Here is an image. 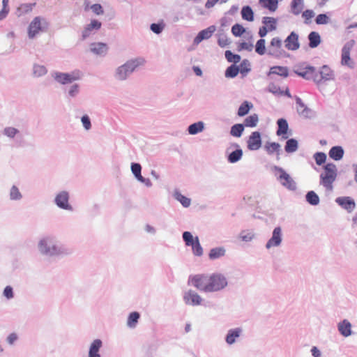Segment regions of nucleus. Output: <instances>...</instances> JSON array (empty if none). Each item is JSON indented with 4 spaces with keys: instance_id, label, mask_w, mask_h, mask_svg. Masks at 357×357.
Masks as SVG:
<instances>
[{
    "instance_id": "nucleus-39",
    "label": "nucleus",
    "mask_w": 357,
    "mask_h": 357,
    "mask_svg": "<svg viewBox=\"0 0 357 357\" xmlns=\"http://www.w3.org/2000/svg\"><path fill=\"white\" fill-rule=\"evenodd\" d=\"M252 107V105L251 103H249L248 102L245 101L239 107L238 110V115L239 116H243L246 115L249 112V111Z\"/></svg>"
},
{
    "instance_id": "nucleus-42",
    "label": "nucleus",
    "mask_w": 357,
    "mask_h": 357,
    "mask_svg": "<svg viewBox=\"0 0 357 357\" xmlns=\"http://www.w3.org/2000/svg\"><path fill=\"white\" fill-rule=\"evenodd\" d=\"M258 116L255 114L249 116L245 119L244 125L246 127H255L258 122Z\"/></svg>"
},
{
    "instance_id": "nucleus-57",
    "label": "nucleus",
    "mask_w": 357,
    "mask_h": 357,
    "mask_svg": "<svg viewBox=\"0 0 357 357\" xmlns=\"http://www.w3.org/2000/svg\"><path fill=\"white\" fill-rule=\"evenodd\" d=\"M164 29V24L162 23L160 24H152L151 25V29L153 32H154L155 33H160L162 32V31Z\"/></svg>"
},
{
    "instance_id": "nucleus-56",
    "label": "nucleus",
    "mask_w": 357,
    "mask_h": 357,
    "mask_svg": "<svg viewBox=\"0 0 357 357\" xmlns=\"http://www.w3.org/2000/svg\"><path fill=\"white\" fill-rule=\"evenodd\" d=\"M238 68H239V71L241 73H245L249 72L250 70L249 61L247 60H243L241 62V63Z\"/></svg>"
},
{
    "instance_id": "nucleus-41",
    "label": "nucleus",
    "mask_w": 357,
    "mask_h": 357,
    "mask_svg": "<svg viewBox=\"0 0 357 357\" xmlns=\"http://www.w3.org/2000/svg\"><path fill=\"white\" fill-rule=\"evenodd\" d=\"M280 144L276 142L267 143L265 145V149L268 154L278 153L280 151Z\"/></svg>"
},
{
    "instance_id": "nucleus-34",
    "label": "nucleus",
    "mask_w": 357,
    "mask_h": 357,
    "mask_svg": "<svg viewBox=\"0 0 357 357\" xmlns=\"http://www.w3.org/2000/svg\"><path fill=\"white\" fill-rule=\"evenodd\" d=\"M297 111L299 114L304 116H308L310 114V110L304 105L300 98L296 100Z\"/></svg>"
},
{
    "instance_id": "nucleus-35",
    "label": "nucleus",
    "mask_w": 357,
    "mask_h": 357,
    "mask_svg": "<svg viewBox=\"0 0 357 357\" xmlns=\"http://www.w3.org/2000/svg\"><path fill=\"white\" fill-rule=\"evenodd\" d=\"M240 333L241 330L239 328L229 331L226 337L227 342L229 344H233L235 339L239 337Z\"/></svg>"
},
{
    "instance_id": "nucleus-52",
    "label": "nucleus",
    "mask_w": 357,
    "mask_h": 357,
    "mask_svg": "<svg viewBox=\"0 0 357 357\" xmlns=\"http://www.w3.org/2000/svg\"><path fill=\"white\" fill-rule=\"evenodd\" d=\"M315 22L317 24H326L329 22V17L326 14H319L317 16Z\"/></svg>"
},
{
    "instance_id": "nucleus-14",
    "label": "nucleus",
    "mask_w": 357,
    "mask_h": 357,
    "mask_svg": "<svg viewBox=\"0 0 357 357\" xmlns=\"http://www.w3.org/2000/svg\"><path fill=\"white\" fill-rule=\"evenodd\" d=\"M282 242V230L280 227H275L273 231L272 237L268 240L266 248L269 249L272 247H276L280 245Z\"/></svg>"
},
{
    "instance_id": "nucleus-31",
    "label": "nucleus",
    "mask_w": 357,
    "mask_h": 357,
    "mask_svg": "<svg viewBox=\"0 0 357 357\" xmlns=\"http://www.w3.org/2000/svg\"><path fill=\"white\" fill-rule=\"evenodd\" d=\"M278 129L277 130V135L280 136L287 135L288 130V123L284 119H280L278 121Z\"/></svg>"
},
{
    "instance_id": "nucleus-7",
    "label": "nucleus",
    "mask_w": 357,
    "mask_h": 357,
    "mask_svg": "<svg viewBox=\"0 0 357 357\" xmlns=\"http://www.w3.org/2000/svg\"><path fill=\"white\" fill-rule=\"evenodd\" d=\"M294 72L306 79L313 80L314 79V68L306 63H301L296 65L294 68Z\"/></svg>"
},
{
    "instance_id": "nucleus-26",
    "label": "nucleus",
    "mask_w": 357,
    "mask_h": 357,
    "mask_svg": "<svg viewBox=\"0 0 357 357\" xmlns=\"http://www.w3.org/2000/svg\"><path fill=\"white\" fill-rule=\"evenodd\" d=\"M329 156L335 160H340L344 155V150L341 146H333L329 151Z\"/></svg>"
},
{
    "instance_id": "nucleus-38",
    "label": "nucleus",
    "mask_w": 357,
    "mask_h": 357,
    "mask_svg": "<svg viewBox=\"0 0 357 357\" xmlns=\"http://www.w3.org/2000/svg\"><path fill=\"white\" fill-rule=\"evenodd\" d=\"M298 149V142L294 139H290L287 140L284 149L287 153H292L297 150Z\"/></svg>"
},
{
    "instance_id": "nucleus-21",
    "label": "nucleus",
    "mask_w": 357,
    "mask_h": 357,
    "mask_svg": "<svg viewBox=\"0 0 357 357\" xmlns=\"http://www.w3.org/2000/svg\"><path fill=\"white\" fill-rule=\"evenodd\" d=\"M102 23L97 20H92L82 31V38L85 39L91 35L92 30H99L101 28Z\"/></svg>"
},
{
    "instance_id": "nucleus-13",
    "label": "nucleus",
    "mask_w": 357,
    "mask_h": 357,
    "mask_svg": "<svg viewBox=\"0 0 357 357\" xmlns=\"http://www.w3.org/2000/svg\"><path fill=\"white\" fill-rule=\"evenodd\" d=\"M261 146V135L259 132H252L248 140V148L251 151L258 150Z\"/></svg>"
},
{
    "instance_id": "nucleus-40",
    "label": "nucleus",
    "mask_w": 357,
    "mask_h": 357,
    "mask_svg": "<svg viewBox=\"0 0 357 357\" xmlns=\"http://www.w3.org/2000/svg\"><path fill=\"white\" fill-rule=\"evenodd\" d=\"M243 155V151L241 149H236V151L231 152L228 157V160L234 163L238 161Z\"/></svg>"
},
{
    "instance_id": "nucleus-58",
    "label": "nucleus",
    "mask_w": 357,
    "mask_h": 357,
    "mask_svg": "<svg viewBox=\"0 0 357 357\" xmlns=\"http://www.w3.org/2000/svg\"><path fill=\"white\" fill-rule=\"evenodd\" d=\"M218 43L221 47H225L229 44L228 38L224 35L219 36Z\"/></svg>"
},
{
    "instance_id": "nucleus-49",
    "label": "nucleus",
    "mask_w": 357,
    "mask_h": 357,
    "mask_svg": "<svg viewBox=\"0 0 357 357\" xmlns=\"http://www.w3.org/2000/svg\"><path fill=\"white\" fill-rule=\"evenodd\" d=\"M245 29H244V27L239 24H234L231 28V33L235 36H241L243 33H245Z\"/></svg>"
},
{
    "instance_id": "nucleus-44",
    "label": "nucleus",
    "mask_w": 357,
    "mask_h": 357,
    "mask_svg": "<svg viewBox=\"0 0 357 357\" xmlns=\"http://www.w3.org/2000/svg\"><path fill=\"white\" fill-rule=\"evenodd\" d=\"M306 199L312 205H317L319 202V198L314 191L307 192Z\"/></svg>"
},
{
    "instance_id": "nucleus-37",
    "label": "nucleus",
    "mask_w": 357,
    "mask_h": 357,
    "mask_svg": "<svg viewBox=\"0 0 357 357\" xmlns=\"http://www.w3.org/2000/svg\"><path fill=\"white\" fill-rule=\"evenodd\" d=\"M225 254V250L222 248H216L211 250L209 253V258L211 259H218L220 257L224 256Z\"/></svg>"
},
{
    "instance_id": "nucleus-59",
    "label": "nucleus",
    "mask_w": 357,
    "mask_h": 357,
    "mask_svg": "<svg viewBox=\"0 0 357 357\" xmlns=\"http://www.w3.org/2000/svg\"><path fill=\"white\" fill-rule=\"evenodd\" d=\"M17 132V130L15 128L8 127L5 128L4 134L9 137H13Z\"/></svg>"
},
{
    "instance_id": "nucleus-60",
    "label": "nucleus",
    "mask_w": 357,
    "mask_h": 357,
    "mask_svg": "<svg viewBox=\"0 0 357 357\" xmlns=\"http://www.w3.org/2000/svg\"><path fill=\"white\" fill-rule=\"evenodd\" d=\"M82 122L83 123L84 127L86 130H89L91 128V124L90 119L88 116L84 115L82 117Z\"/></svg>"
},
{
    "instance_id": "nucleus-28",
    "label": "nucleus",
    "mask_w": 357,
    "mask_h": 357,
    "mask_svg": "<svg viewBox=\"0 0 357 357\" xmlns=\"http://www.w3.org/2000/svg\"><path fill=\"white\" fill-rule=\"evenodd\" d=\"M259 3L262 7L267 8L271 12L275 11L278 6V0H259Z\"/></svg>"
},
{
    "instance_id": "nucleus-43",
    "label": "nucleus",
    "mask_w": 357,
    "mask_h": 357,
    "mask_svg": "<svg viewBox=\"0 0 357 357\" xmlns=\"http://www.w3.org/2000/svg\"><path fill=\"white\" fill-rule=\"evenodd\" d=\"M244 130V126L243 124H235L231 128V135L234 137H239L241 136Z\"/></svg>"
},
{
    "instance_id": "nucleus-64",
    "label": "nucleus",
    "mask_w": 357,
    "mask_h": 357,
    "mask_svg": "<svg viewBox=\"0 0 357 357\" xmlns=\"http://www.w3.org/2000/svg\"><path fill=\"white\" fill-rule=\"evenodd\" d=\"M239 47L240 49L251 51L253 45L250 43L244 42L241 43Z\"/></svg>"
},
{
    "instance_id": "nucleus-6",
    "label": "nucleus",
    "mask_w": 357,
    "mask_h": 357,
    "mask_svg": "<svg viewBox=\"0 0 357 357\" xmlns=\"http://www.w3.org/2000/svg\"><path fill=\"white\" fill-rule=\"evenodd\" d=\"M334 79L333 71L327 66H322L319 71L314 68L313 81L317 84L333 80Z\"/></svg>"
},
{
    "instance_id": "nucleus-15",
    "label": "nucleus",
    "mask_w": 357,
    "mask_h": 357,
    "mask_svg": "<svg viewBox=\"0 0 357 357\" xmlns=\"http://www.w3.org/2000/svg\"><path fill=\"white\" fill-rule=\"evenodd\" d=\"M144 62L145 61L142 58L130 60L124 65L119 67V74H121L123 70H127L128 73L130 74L137 67L143 65Z\"/></svg>"
},
{
    "instance_id": "nucleus-53",
    "label": "nucleus",
    "mask_w": 357,
    "mask_h": 357,
    "mask_svg": "<svg viewBox=\"0 0 357 357\" xmlns=\"http://www.w3.org/2000/svg\"><path fill=\"white\" fill-rule=\"evenodd\" d=\"M314 159H315L316 163L318 165H321L325 162V161L326 160V155L324 153H321V152L317 153L314 155Z\"/></svg>"
},
{
    "instance_id": "nucleus-3",
    "label": "nucleus",
    "mask_w": 357,
    "mask_h": 357,
    "mask_svg": "<svg viewBox=\"0 0 357 357\" xmlns=\"http://www.w3.org/2000/svg\"><path fill=\"white\" fill-rule=\"evenodd\" d=\"M188 284L192 285L199 291L208 292V277L206 274H197L191 275L188 280Z\"/></svg>"
},
{
    "instance_id": "nucleus-62",
    "label": "nucleus",
    "mask_w": 357,
    "mask_h": 357,
    "mask_svg": "<svg viewBox=\"0 0 357 357\" xmlns=\"http://www.w3.org/2000/svg\"><path fill=\"white\" fill-rule=\"evenodd\" d=\"M314 13L312 10H306L302 14L303 17L305 18L306 20L312 19L314 17Z\"/></svg>"
},
{
    "instance_id": "nucleus-27",
    "label": "nucleus",
    "mask_w": 357,
    "mask_h": 357,
    "mask_svg": "<svg viewBox=\"0 0 357 357\" xmlns=\"http://www.w3.org/2000/svg\"><path fill=\"white\" fill-rule=\"evenodd\" d=\"M262 23L270 31H275L277 28V20L274 17H264Z\"/></svg>"
},
{
    "instance_id": "nucleus-22",
    "label": "nucleus",
    "mask_w": 357,
    "mask_h": 357,
    "mask_svg": "<svg viewBox=\"0 0 357 357\" xmlns=\"http://www.w3.org/2000/svg\"><path fill=\"white\" fill-rule=\"evenodd\" d=\"M102 347V341L99 339L95 340L91 344L89 357H100L98 351Z\"/></svg>"
},
{
    "instance_id": "nucleus-8",
    "label": "nucleus",
    "mask_w": 357,
    "mask_h": 357,
    "mask_svg": "<svg viewBox=\"0 0 357 357\" xmlns=\"http://www.w3.org/2000/svg\"><path fill=\"white\" fill-rule=\"evenodd\" d=\"M268 54L280 56L282 54V41L278 37L273 38L268 47Z\"/></svg>"
},
{
    "instance_id": "nucleus-1",
    "label": "nucleus",
    "mask_w": 357,
    "mask_h": 357,
    "mask_svg": "<svg viewBox=\"0 0 357 357\" xmlns=\"http://www.w3.org/2000/svg\"><path fill=\"white\" fill-rule=\"evenodd\" d=\"M337 177V168L335 165L328 163L324 167V172L320 175L321 184L327 190H332L333 183Z\"/></svg>"
},
{
    "instance_id": "nucleus-11",
    "label": "nucleus",
    "mask_w": 357,
    "mask_h": 357,
    "mask_svg": "<svg viewBox=\"0 0 357 357\" xmlns=\"http://www.w3.org/2000/svg\"><path fill=\"white\" fill-rule=\"evenodd\" d=\"M280 172L279 181L280 183L289 190L296 189V183L292 178L282 168H278Z\"/></svg>"
},
{
    "instance_id": "nucleus-16",
    "label": "nucleus",
    "mask_w": 357,
    "mask_h": 357,
    "mask_svg": "<svg viewBox=\"0 0 357 357\" xmlns=\"http://www.w3.org/2000/svg\"><path fill=\"white\" fill-rule=\"evenodd\" d=\"M69 195L67 192L63 191L57 195L55 198L56 205L63 209L70 210L71 206L68 203Z\"/></svg>"
},
{
    "instance_id": "nucleus-45",
    "label": "nucleus",
    "mask_w": 357,
    "mask_h": 357,
    "mask_svg": "<svg viewBox=\"0 0 357 357\" xmlns=\"http://www.w3.org/2000/svg\"><path fill=\"white\" fill-rule=\"evenodd\" d=\"M266 41L264 39H259L255 46V51L259 55H264L266 52Z\"/></svg>"
},
{
    "instance_id": "nucleus-46",
    "label": "nucleus",
    "mask_w": 357,
    "mask_h": 357,
    "mask_svg": "<svg viewBox=\"0 0 357 357\" xmlns=\"http://www.w3.org/2000/svg\"><path fill=\"white\" fill-rule=\"evenodd\" d=\"M139 318V314L137 312H134L130 314L127 324L130 327H135Z\"/></svg>"
},
{
    "instance_id": "nucleus-10",
    "label": "nucleus",
    "mask_w": 357,
    "mask_h": 357,
    "mask_svg": "<svg viewBox=\"0 0 357 357\" xmlns=\"http://www.w3.org/2000/svg\"><path fill=\"white\" fill-rule=\"evenodd\" d=\"M80 78L79 72H73L71 74L56 73L54 75V79L62 84L71 83L73 81L77 80Z\"/></svg>"
},
{
    "instance_id": "nucleus-50",
    "label": "nucleus",
    "mask_w": 357,
    "mask_h": 357,
    "mask_svg": "<svg viewBox=\"0 0 357 357\" xmlns=\"http://www.w3.org/2000/svg\"><path fill=\"white\" fill-rule=\"evenodd\" d=\"M47 70L45 66L40 65H36L33 67V74L36 77H40L45 75Z\"/></svg>"
},
{
    "instance_id": "nucleus-29",
    "label": "nucleus",
    "mask_w": 357,
    "mask_h": 357,
    "mask_svg": "<svg viewBox=\"0 0 357 357\" xmlns=\"http://www.w3.org/2000/svg\"><path fill=\"white\" fill-rule=\"evenodd\" d=\"M309 46L311 48L317 47L321 43V38L319 34L317 32L312 31L309 36Z\"/></svg>"
},
{
    "instance_id": "nucleus-63",
    "label": "nucleus",
    "mask_w": 357,
    "mask_h": 357,
    "mask_svg": "<svg viewBox=\"0 0 357 357\" xmlns=\"http://www.w3.org/2000/svg\"><path fill=\"white\" fill-rule=\"evenodd\" d=\"M119 68L117 70L116 72V77L120 80H123L126 78V77L129 75L128 72L127 70H123L121 74H119Z\"/></svg>"
},
{
    "instance_id": "nucleus-19",
    "label": "nucleus",
    "mask_w": 357,
    "mask_h": 357,
    "mask_svg": "<svg viewBox=\"0 0 357 357\" xmlns=\"http://www.w3.org/2000/svg\"><path fill=\"white\" fill-rule=\"evenodd\" d=\"M354 40H351L347 42L342 50V63L349 65L350 61V52L354 45Z\"/></svg>"
},
{
    "instance_id": "nucleus-61",
    "label": "nucleus",
    "mask_w": 357,
    "mask_h": 357,
    "mask_svg": "<svg viewBox=\"0 0 357 357\" xmlns=\"http://www.w3.org/2000/svg\"><path fill=\"white\" fill-rule=\"evenodd\" d=\"M3 295L8 299L13 297V288L10 286H6L3 290Z\"/></svg>"
},
{
    "instance_id": "nucleus-48",
    "label": "nucleus",
    "mask_w": 357,
    "mask_h": 357,
    "mask_svg": "<svg viewBox=\"0 0 357 357\" xmlns=\"http://www.w3.org/2000/svg\"><path fill=\"white\" fill-rule=\"evenodd\" d=\"M238 72L239 68L232 65L226 70L225 76L227 77H234L238 75Z\"/></svg>"
},
{
    "instance_id": "nucleus-25",
    "label": "nucleus",
    "mask_w": 357,
    "mask_h": 357,
    "mask_svg": "<svg viewBox=\"0 0 357 357\" xmlns=\"http://www.w3.org/2000/svg\"><path fill=\"white\" fill-rule=\"evenodd\" d=\"M91 50L96 54H102L107 51V46L103 43H93L91 45Z\"/></svg>"
},
{
    "instance_id": "nucleus-5",
    "label": "nucleus",
    "mask_w": 357,
    "mask_h": 357,
    "mask_svg": "<svg viewBox=\"0 0 357 357\" xmlns=\"http://www.w3.org/2000/svg\"><path fill=\"white\" fill-rule=\"evenodd\" d=\"M183 238L188 246H191L194 255L201 256L203 254V249L199 243L198 237L194 238L189 231L183 234Z\"/></svg>"
},
{
    "instance_id": "nucleus-47",
    "label": "nucleus",
    "mask_w": 357,
    "mask_h": 357,
    "mask_svg": "<svg viewBox=\"0 0 357 357\" xmlns=\"http://www.w3.org/2000/svg\"><path fill=\"white\" fill-rule=\"evenodd\" d=\"M225 57L228 61L234 63H237L241 61V56L238 54H234L229 50L225 52Z\"/></svg>"
},
{
    "instance_id": "nucleus-55",
    "label": "nucleus",
    "mask_w": 357,
    "mask_h": 357,
    "mask_svg": "<svg viewBox=\"0 0 357 357\" xmlns=\"http://www.w3.org/2000/svg\"><path fill=\"white\" fill-rule=\"evenodd\" d=\"M10 195V198L14 200L20 199L22 197V195L19 191V189L15 185H13L11 188Z\"/></svg>"
},
{
    "instance_id": "nucleus-12",
    "label": "nucleus",
    "mask_w": 357,
    "mask_h": 357,
    "mask_svg": "<svg viewBox=\"0 0 357 357\" xmlns=\"http://www.w3.org/2000/svg\"><path fill=\"white\" fill-rule=\"evenodd\" d=\"M183 300L187 305H199L202 303V298L193 290H188L184 294Z\"/></svg>"
},
{
    "instance_id": "nucleus-17",
    "label": "nucleus",
    "mask_w": 357,
    "mask_h": 357,
    "mask_svg": "<svg viewBox=\"0 0 357 357\" xmlns=\"http://www.w3.org/2000/svg\"><path fill=\"white\" fill-rule=\"evenodd\" d=\"M285 47L289 50H296L299 48L298 36L295 32H291L284 40Z\"/></svg>"
},
{
    "instance_id": "nucleus-33",
    "label": "nucleus",
    "mask_w": 357,
    "mask_h": 357,
    "mask_svg": "<svg viewBox=\"0 0 357 357\" xmlns=\"http://www.w3.org/2000/svg\"><path fill=\"white\" fill-rule=\"evenodd\" d=\"M303 0H292L291 7L292 13L298 15L303 9Z\"/></svg>"
},
{
    "instance_id": "nucleus-54",
    "label": "nucleus",
    "mask_w": 357,
    "mask_h": 357,
    "mask_svg": "<svg viewBox=\"0 0 357 357\" xmlns=\"http://www.w3.org/2000/svg\"><path fill=\"white\" fill-rule=\"evenodd\" d=\"M90 9L92 10V12L97 15H102L104 13V10L102 6L99 3H95L90 6Z\"/></svg>"
},
{
    "instance_id": "nucleus-4",
    "label": "nucleus",
    "mask_w": 357,
    "mask_h": 357,
    "mask_svg": "<svg viewBox=\"0 0 357 357\" xmlns=\"http://www.w3.org/2000/svg\"><path fill=\"white\" fill-rule=\"evenodd\" d=\"M47 22L40 17H36L30 23L28 27V36L33 38L40 31H43L47 27Z\"/></svg>"
},
{
    "instance_id": "nucleus-30",
    "label": "nucleus",
    "mask_w": 357,
    "mask_h": 357,
    "mask_svg": "<svg viewBox=\"0 0 357 357\" xmlns=\"http://www.w3.org/2000/svg\"><path fill=\"white\" fill-rule=\"evenodd\" d=\"M242 18L248 22H252L254 20V13L252 9L249 6L243 7L241 10Z\"/></svg>"
},
{
    "instance_id": "nucleus-51",
    "label": "nucleus",
    "mask_w": 357,
    "mask_h": 357,
    "mask_svg": "<svg viewBox=\"0 0 357 357\" xmlns=\"http://www.w3.org/2000/svg\"><path fill=\"white\" fill-rule=\"evenodd\" d=\"M176 198L184 207H188L190 205V199L180 193L176 194Z\"/></svg>"
},
{
    "instance_id": "nucleus-20",
    "label": "nucleus",
    "mask_w": 357,
    "mask_h": 357,
    "mask_svg": "<svg viewBox=\"0 0 357 357\" xmlns=\"http://www.w3.org/2000/svg\"><path fill=\"white\" fill-rule=\"evenodd\" d=\"M336 202L349 212H351L356 207L354 201L349 197H338Z\"/></svg>"
},
{
    "instance_id": "nucleus-36",
    "label": "nucleus",
    "mask_w": 357,
    "mask_h": 357,
    "mask_svg": "<svg viewBox=\"0 0 357 357\" xmlns=\"http://www.w3.org/2000/svg\"><path fill=\"white\" fill-rule=\"evenodd\" d=\"M204 129V123L201 121L191 124L188 127V132L191 135H195L202 132Z\"/></svg>"
},
{
    "instance_id": "nucleus-23",
    "label": "nucleus",
    "mask_w": 357,
    "mask_h": 357,
    "mask_svg": "<svg viewBox=\"0 0 357 357\" xmlns=\"http://www.w3.org/2000/svg\"><path fill=\"white\" fill-rule=\"evenodd\" d=\"M131 170L133 174L135 176L137 179L139 181L142 183H145L147 185L150 183V181L149 179L146 180L142 175H141V170L142 167L141 165L138 163H133L131 165Z\"/></svg>"
},
{
    "instance_id": "nucleus-18",
    "label": "nucleus",
    "mask_w": 357,
    "mask_h": 357,
    "mask_svg": "<svg viewBox=\"0 0 357 357\" xmlns=\"http://www.w3.org/2000/svg\"><path fill=\"white\" fill-rule=\"evenodd\" d=\"M215 31V26H210L207 29L201 31L194 40V43L199 44L203 40L210 38Z\"/></svg>"
},
{
    "instance_id": "nucleus-2",
    "label": "nucleus",
    "mask_w": 357,
    "mask_h": 357,
    "mask_svg": "<svg viewBox=\"0 0 357 357\" xmlns=\"http://www.w3.org/2000/svg\"><path fill=\"white\" fill-rule=\"evenodd\" d=\"M208 292L218 291L224 289L227 285L226 278L220 273L208 275Z\"/></svg>"
},
{
    "instance_id": "nucleus-24",
    "label": "nucleus",
    "mask_w": 357,
    "mask_h": 357,
    "mask_svg": "<svg viewBox=\"0 0 357 357\" xmlns=\"http://www.w3.org/2000/svg\"><path fill=\"white\" fill-rule=\"evenodd\" d=\"M351 325L347 320H344L338 324L340 333L344 337H348L351 333Z\"/></svg>"
},
{
    "instance_id": "nucleus-32",
    "label": "nucleus",
    "mask_w": 357,
    "mask_h": 357,
    "mask_svg": "<svg viewBox=\"0 0 357 357\" xmlns=\"http://www.w3.org/2000/svg\"><path fill=\"white\" fill-rule=\"evenodd\" d=\"M270 74H275L284 77L288 76V69L283 66H273L270 69Z\"/></svg>"
},
{
    "instance_id": "nucleus-9",
    "label": "nucleus",
    "mask_w": 357,
    "mask_h": 357,
    "mask_svg": "<svg viewBox=\"0 0 357 357\" xmlns=\"http://www.w3.org/2000/svg\"><path fill=\"white\" fill-rule=\"evenodd\" d=\"M38 246L40 251L43 254L52 255L58 253L57 248L52 241L48 238L42 239Z\"/></svg>"
}]
</instances>
